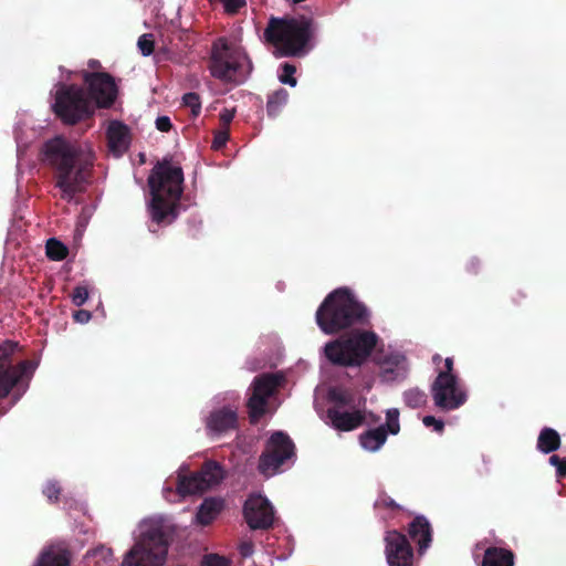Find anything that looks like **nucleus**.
Here are the masks:
<instances>
[{
  "mask_svg": "<svg viewBox=\"0 0 566 566\" xmlns=\"http://www.w3.org/2000/svg\"><path fill=\"white\" fill-rule=\"evenodd\" d=\"M43 160L52 168L61 198L71 201L90 181L93 157L81 145L56 136L45 142Z\"/></svg>",
  "mask_w": 566,
  "mask_h": 566,
  "instance_id": "obj_1",
  "label": "nucleus"
},
{
  "mask_svg": "<svg viewBox=\"0 0 566 566\" xmlns=\"http://www.w3.org/2000/svg\"><path fill=\"white\" fill-rule=\"evenodd\" d=\"M184 171L164 159L156 164L148 177L150 202L148 211L157 224H170L179 214L180 198L184 192Z\"/></svg>",
  "mask_w": 566,
  "mask_h": 566,
  "instance_id": "obj_2",
  "label": "nucleus"
},
{
  "mask_svg": "<svg viewBox=\"0 0 566 566\" xmlns=\"http://www.w3.org/2000/svg\"><path fill=\"white\" fill-rule=\"evenodd\" d=\"M316 324L327 335L370 324V311L348 287L331 292L316 311Z\"/></svg>",
  "mask_w": 566,
  "mask_h": 566,
  "instance_id": "obj_3",
  "label": "nucleus"
},
{
  "mask_svg": "<svg viewBox=\"0 0 566 566\" xmlns=\"http://www.w3.org/2000/svg\"><path fill=\"white\" fill-rule=\"evenodd\" d=\"M314 30L313 19L304 15L271 17L264 30V38L280 51L282 56H303Z\"/></svg>",
  "mask_w": 566,
  "mask_h": 566,
  "instance_id": "obj_4",
  "label": "nucleus"
},
{
  "mask_svg": "<svg viewBox=\"0 0 566 566\" xmlns=\"http://www.w3.org/2000/svg\"><path fill=\"white\" fill-rule=\"evenodd\" d=\"M379 336L365 327H355L325 344L324 354L335 366L359 367L371 355Z\"/></svg>",
  "mask_w": 566,
  "mask_h": 566,
  "instance_id": "obj_5",
  "label": "nucleus"
},
{
  "mask_svg": "<svg viewBox=\"0 0 566 566\" xmlns=\"http://www.w3.org/2000/svg\"><path fill=\"white\" fill-rule=\"evenodd\" d=\"M208 67L214 78L234 85L242 84L253 70L249 55L226 39L213 43Z\"/></svg>",
  "mask_w": 566,
  "mask_h": 566,
  "instance_id": "obj_6",
  "label": "nucleus"
},
{
  "mask_svg": "<svg viewBox=\"0 0 566 566\" xmlns=\"http://www.w3.org/2000/svg\"><path fill=\"white\" fill-rule=\"evenodd\" d=\"M18 344L14 342H4L0 345V399L9 396L14 389L10 407L13 406L25 391L28 384H23L32 376L35 365L31 360H21L13 364V354Z\"/></svg>",
  "mask_w": 566,
  "mask_h": 566,
  "instance_id": "obj_7",
  "label": "nucleus"
},
{
  "mask_svg": "<svg viewBox=\"0 0 566 566\" xmlns=\"http://www.w3.org/2000/svg\"><path fill=\"white\" fill-rule=\"evenodd\" d=\"M168 537L160 527L144 532L125 555L123 566H161L168 553Z\"/></svg>",
  "mask_w": 566,
  "mask_h": 566,
  "instance_id": "obj_8",
  "label": "nucleus"
},
{
  "mask_svg": "<svg viewBox=\"0 0 566 566\" xmlns=\"http://www.w3.org/2000/svg\"><path fill=\"white\" fill-rule=\"evenodd\" d=\"M53 111L63 123L74 125L91 117L95 107L83 87L61 84L55 93Z\"/></svg>",
  "mask_w": 566,
  "mask_h": 566,
  "instance_id": "obj_9",
  "label": "nucleus"
},
{
  "mask_svg": "<svg viewBox=\"0 0 566 566\" xmlns=\"http://www.w3.org/2000/svg\"><path fill=\"white\" fill-rule=\"evenodd\" d=\"M294 455L295 446L292 439L282 431L274 432L259 458L258 469L263 475H274Z\"/></svg>",
  "mask_w": 566,
  "mask_h": 566,
  "instance_id": "obj_10",
  "label": "nucleus"
},
{
  "mask_svg": "<svg viewBox=\"0 0 566 566\" xmlns=\"http://www.w3.org/2000/svg\"><path fill=\"white\" fill-rule=\"evenodd\" d=\"M224 479V471L217 461H206L200 471L178 478L177 490L182 496L201 494Z\"/></svg>",
  "mask_w": 566,
  "mask_h": 566,
  "instance_id": "obj_11",
  "label": "nucleus"
},
{
  "mask_svg": "<svg viewBox=\"0 0 566 566\" xmlns=\"http://www.w3.org/2000/svg\"><path fill=\"white\" fill-rule=\"evenodd\" d=\"M434 405L446 411L454 410L467 401V394L458 376L438 374L431 385Z\"/></svg>",
  "mask_w": 566,
  "mask_h": 566,
  "instance_id": "obj_12",
  "label": "nucleus"
},
{
  "mask_svg": "<svg viewBox=\"0 0 566 566\" xmlns=\"http://www.w3.org/2000/svg\"><path fill=\"white\" fill-rule=\"evenodd\" d=\"M82 77L87 85V96L95 108H109L114 104L117 97V86L109 73L83 71Z\"/></svg>",
  "mask_w": 566,
  "mask_h": 566,
  "instance_id": "obj_13",
  "label": "nucleus"
},
{
  "mask_svg": "<svg viewBox=\"0 0 566 566\" xmlns=\"http://www.w3.org/2000/svg\"><path fill=\"white\" fill-rule=\"evenodd\" d=\"M384 541L388 566H415L413 549L405 534L387 531Z\"/></svg>",
  "mask_w": 566,
  "mask_h": 566,
  "instance_id": "obj_14",
  "label": "nucleus"
},
{
  "mask_svg": "<svg viewBox=\"0 0 566 566\" xmlns=\"http://www.w3.org/2000/svg\"><path fill=\"white\" fill-rule=\"evenodd\" d=\"M243 516L251 530H269L273 526V507L269 500L260 494L250 495L245 500Z\"/></svg>",
  "mask_w": 566,
  "mask_h": 566,
  "instance_id": "obj_15",
  "label": "nucleus"
},
{
  "mask_svg": "<svg viewBox=\"0 0 566 566\" xmlns=\"http://www.w3.org/2000/svg\"><path fill=\"white\" fill-rule=\"evenodd\" d=\"M206 430L211 438H219L239 430L237 409L229 406L213 409L206 419Z\"/></svg>",
  "mask_w": 566,
  "mask_h": 566,
  "instance_id": "obj_16",
  "label": "nucleus"
},
{
  "mask_svg": "<svg viewBox=\"0 0 566 566\" xmlns=\"http://www.w3.org/2000/svg\"><path fill=\"white\" fill-rule=\"evenodd\" d=\"M326 413L332 426L339 431H352L360 427L366 418L361 408L352 409V411L328 408Z\"/></svg>",
  "mask_w": 566,
  "mask_h": 566,
  "instance_id": "obj_17",
  "label": "nucleus"
},
{
  "mask_svg": "<svg viewBox=\"0 0 566 566\" xmlns=\"http://www.w3.org/2000/svg\"><path fill=\"white\" fill-rule=\"evenodd\" d=\"M410 538L418 544L419 554H423L432 542V527L423 515L416 516L408 526Z\"/></svg>",
  "mask_w": 566,
  "mask_h": 566,
  "instance_id": "obj_18",
  "label": "nucleus"
},
{
  "mask_svg": "<svg viewBox=\"0 0 566 566\" xmlns=\"http://www.w3.org/2000/svg\"><path fill=\"white\" fill-rule=\"evenodd\" d=\"M107 142L109 149L116 154L122 155L128 149L129 146V129L128 127L117 120L111 122L107 128Z\"/></svg>",
  "mask_w": 566,
  "mask_h": 566,
  "instance_id": "obj_19",
  "label": "nucleus"
},
{
  "mask_svg": "<svg viewBox=\"0 0 566 566\" xmlns=\"http://www.w3.org/2000/svg\"><path fill=\"white\" fill-rule=\"evenodd\" d=\"M405 356L400 354H390L378 361L380 367L379 377L381 381L391 382L399 377H403L405 369L401 367Z\"/></svg>",
  "mask_w": 566,
  "mask_h": 566,
  "instance_id": "obj_20",
  "label": "nucleus"
},
{
  "mask_svg": "<svg viewBox=\"0 0 566 566\" xmlns=\"http://www.w3.org/2000/svg\"><path fill=\"white\" fill-rule=\"evenodd\" d=\"M328 398L334 403L331 408H338L339 410L344 408L357 409L366 405V398L359 397L356 402L354 392L348 389L333 388L328 392Z\"/></svg>",
  "mask_w": 566,
  "mask_h": 566,
  "instance_id": "obj_21",
  "label": "nucleus"
},
{
  "mask_svg": "<svg viewBox=\"0 0 566 566\" xmlns=\"http://www.w3.org/2000/svg\"><path fill=\"white\" fill-rule=\"evenodd\" d=\"M514 553L504 547L490 546L484 551L481 566H514Z\"/></svg>",
  "mask_w": 566,
  "mask_h": 566,
  "instance_id": "obj_22",
  "label": "nucleus"
},
{
  "mask_svg": "<svg viewBox=\"0 0 566 566\" xmlns=\"http://www.w3.org/2000/svg\"><path fill=\"white\" fill-rule=\"evenodd\" d=\"M285 378L280 373L262 374L254 378L253 390L270 398L274 391L283 385Z\"/></svg>",
  "mask_w": 566,
  "mask_h": 566,
  "instance_id": "obj_23",
  "label": "nucleus"
},
{
  "mask_svg": "<svg viewBox=\"0 0 566 566\" xmlns=\"http://www.w3.org/2000/svg\"><path fill=\"white\" fill-rule=\"evenodd\" d=\"M71 554L67 549L50 547L44 549L34 566H70Z\"/></svg>",
  "mask_w": 566,
  "mask_h": 566,
  "instance_id": "obj_24",
  "label": "nucleus"
},
{
  "mask_svg": "<svg viewBox=\"0 0 566 566\" xmlns=\"http://www.w3.org/2000/svg\"><path fill=\"white\" fill-rule=\"evenodd\" d=\"M222 509V500L216 497L206 499L198 509L197 522L203 526L209 525L217 518Z\"/></svg>",
  "mask_w": 566,
  "mask_h": 566,
  "instance_id": "obj_25",
  "label": "nucleus"
},
{
  "mask_svg": "<svg viewBox=\"0 0 566 566\" xmlns=\"http://www.w3.org/2000/svg\"><path fill=\"white\" fill-rule=\"evenodd\" d=\"M387 430L385 426L369 429L359 436L360 446L368 451L375 452L379 450L387 440Z\"/></svg>",
  "mask_w": 566,
  "mask_h": 566,
  "instance_id": "obj_26",
  "label": "nucleus"
},
{
  "mask_svg": "<svg viewBox=\"0 0 566 566\" xmlns=\"http://www.w3.org/2000/svg\"><path fill=\"white\" fill-rule=\"evenodd\" d=\"M560 436L555 429L545 427L541 430L536 444L538 451L548 454L557 451L560 448Z\"/></svg>",
  "mask_w": 566,
  "mask_h": 566,
  "instance_id": "obj_27",
  "label": "nucleus"
},
{
  "mask_svg": "<svg viewBox=\"0 0 566 566\" xmlns=\"http://www.w3.org/2000/svg\"><path fill=\"white\" fill-rule=\"evenodd\" d=\"M268 399L255 390L252 391L247 402L251 423H255L264 415Z\"/></svg>",
  "mask_w": 566,
  "mask_h": 566,
  "instance_id": "obj_28",
  "label": "nucleus"
},
{
  "mask_svg": "<svg viewBox=\"0 0 566 566\" xmlns=\"http://www.w3.org/2000/svg\"><path fill=\"white\" fill-rule=\"evenodd\" d=\"M289 99V93L284 88H280L269 95L266 102V113L270 117H275L280 114L282 107Z\"/></svg>",
  "mask_w": 566,
  "mask_h": 566,
  "instance_id": "obj_29",
  "label": "nucleus"
},
{
  "mask_svg": "<svg viewBox=\"0 0 566 566\" xmlns=\"http://www.w3.org/2000/svg\"><path fill=\"white\" fill-rule=\"evenodd\" d=\"M45 250L46 256L53 261H62L69 254L66 245L54 238H51L46 241Z\"/></svg>",
  "mask_w": 566,
  "mask_h": 566,
  "instance_id": "obj_30",
  "label": "nucleus"
},
{
  "mask_svg": "<svg viewBox=\"0 0 566 566\" xmlns=\"http://www.w3.org/2000/svg\"><path fill=\"white\" fill-rule=\"evenodd\" d=\"M403 401L411 409L421 408L427 403V395L423 390L411 388L403 392Z\"/></svg>",
  "mask_w": 566,
  "mask_h": 566,
  "instance_id": "obj_31",
  "label": "nucleus"
},
{
  "mask_svg": "<svg viewBox=\"0 0 566 566\" xmlns=\"http://www.w3.org/2000/svg\"><path fill=\"white\" fill-rule=\"evenodd\" d=\"M182 104L191 109V114L195 117H197L201 112L200 96L195 92L186 93L182 96Z\"/></svg>",
  "mask_w": 566,
  "mask_h": 566,
  "instance_id": "obj_32",
  "label": "nucleus"
},
{
  "mask_svg": "<svg viewBox=\"0 0 566 566\" xmlns=\"http://www.w3.org/2000/svg\"><path fill=\"white\" fill-rule=\"evenodd\" d=\"M386 418H387V422H386L385 428L387 430V434L388 433L397 434L400 430L399 410L395 409V408L387 410Z\"/></svg>",
  "mask_w": 566,
  "mask_h": 566,
  "instance_id": "obj_33",
  "label": "nucleus"
},
{
  "mask_svg": "<svg viewBox=\"0 0 566 566\" xmlns=\"http://www.w3.org/2000/svg\"><path fill=\"white\" fill-rule=\"evenodd\" d=\"M137 45L144 56H149L155 49L154 35L151 33L140 35Z\"/></svg>",
  "mask_w": 566,
  "mask_h": 566,
  "instance_id": "obj_34",
  "label": "nucleus"
},
{
  "mask_svg": "<svg viewBox=\"0 0 566 566\" xmlns=\"http://www.w3.org/2000/svg\"><path fill=\"white\" fill-rule=\"evenodd\" d=\"M282 72L279 76L280 81L283 84H287L290 86H295L297 81L294 77V73L296 72V67L293 64L290 63H283L281 65Z\"/></svg>",
  "mask_w": 566,
  "mask_h": 566,
  "instance_id": "obj_35",
  "label": "nucleus"
},
{
  "mask_svg": "<svg viewBox=\"0 0 566 566\" xmlns=\"http://www.w3.org/2000/svg\"><path fill=\"white\" fill-rule=\"evenodd\" d=\"M88 298V290L84 285H77L74 287L71 300L75 306H82Z\"/></svg>",
  "mask_w": 566,
  "mask_h": 566,
  "instance_id": "obj_36",
  "label": "nucleus"
},
{
  "mask_svg": "<svg viewBox=\"0 0 566 566\" xmlns=\"http://www.w3.org/2000/svg\"><path fill=\"white\" fill-rule=\"evenodd\" d=\"M210 2H220L223 4V9L229 14H235L239 10L245 6V0H209Z\"/></svg>",
  "mask_w": 566,
  "mask_h": 566,
  "instance_id": "obj_37",
  "label": "nucleus"
},
{
  "mask_svg": "<svg viewBox=\"0 0 566 566\" xmlns=\"http://www.w3.org/2000/svg\"><path fill=\"white\" fill-rule=\"evenodd\" d=\"M548 462L551 465L556 468V476L558 479L566 478V459L560 458L557 454H553L549 457Z\"/></svg>",
  "mask_w": 566,
  "mask_h": 566,
  "instance_id": "obj_38",
  "label": "nucleus"
},
{
  "mask_svg": "<svg viewBox=\"0 0 566 566\" xmlns=\"http://www.w3.org/2000/svg\"><path fill=\"white\" fill-rule=\"evenodd\" d=\"M61 486L57 482L50 481L46 483V485L43 489V494L48 497L51 502H57L61 494Z\"/></svg>",
  "mask_w": 566,
  "mask_h": 566,
  "instance_id": "obj_39",
  "label": "nucleus"
},
{
  "mask_svg": "<svg viewBox=\"0 0 566 566\" xmlns=\"http://www.w3.org/2000/svg\"><path fill=\"white\" fill-rule=\"evenodd\" d=\"M231 563L228 558L218 554H208L205 556L202 566H230Z\"/></svg>",
  "mask_w": 566,
  "mask_h": 566,
  "instance_id": "obj_40",
  "label": "nucleus"
},
{
  "mask_svg": "<svg viewBox=\"0 0 566 566\" xmlns=\"http://www.w3.org/2000/svg\"><path fill=\"white\" fill-rule=\"evenodd\" d=\"M422 422L426 427H433L437 432H442L444 429V422L436 419L433 416H424Z\"/></svg>",
  "mask_w": 566,
  "mask_h": 566,
  "instance_id": "obj_41",
  "label": "nucleus"
},
{
  "mask_svg": "<svg viewBox=\"0 0 566 566\" xmlns=\"http://www.w3.org/2000/svg\"><path fill=\"white\" fill-rule=\"evenodd\" d=\"M238 551L241 557L248 558L252 556V554L254 553V544L250 539L243 541L239 544Z\"/></svg>",
  "mask_w": 566,
  "mask_h": 566,
  "instance_id": "obj_42",
  "label": "nucleus"
},
{
  "mask_svg": "<svg viewBox=\"0 0 566 566\" xmlns=\"http://www.w3.org/2000/svg\"><path fill=\"white\" fill-rule=\"evenodd\" d=\"M235 115L234 109L223 108L219 114L220 123L223 127H228Z\"/></svg>",
  "mask_w": 566,
  "mask_h": 566,
  "instance_id": "obj_43",
  "label": "nucleus"
},
{
  "mask_svg": "<svg viewBox=\"0 0 566 566\" xmlns=\"http://www.w3.org/2000/svg\"><path fill=\"white\" fill-rule=\"evenodd\" d=\"M172 124L168 116H159L156 119V128L160 132L167 133L171 129Z\"/></svg>",
  "mask_w": 566,
  "mask_h": 566,
  "instance_id": "obj_44",
  "label": "nucleus"
},
{
  "mask_svg": "<svg viewBox=\"0 0 566 566\" xmlns=\"http://www.w3.org/2000/svg\"><path fill=\"white\" fill-rule=\"evenodd\" d=\"M228 139H229L228 130L219 132L213 138L212 147L216 149H219L226 145Z\"/></svg>",
  "mask_w": 566,
  "mask_h": 566,
  "instance_id": "obj_45",
  "label": "nucleus"
},
{
  "mask_svg": "<svg viewBox=\"0 0 566 566\" xmlns=\"http://www.w3.org/2000/svg\"><path fill=\"white\" fill-rule=\"evenodd\" d=\"M92 318V313L86 310H77L73 313V319L76 323L85 324Z\"/></svg>",
  "mask_w": 566,
  "mask_h": 566,
  "instance_id": "obj_46",
  "label": "nucleus"
},
{
  "mask_svg": "<svg viewBox=\"0 0 566 566\" xmlns=\"http://www.w3.org/2000/svg\"><path fill=\"white\" fill-rule=\"evenodd\" d=\"M465 270L470 274H478L481 270V261L478 258H471L465 263Z\"/></svg>",
  "mask_w": 566,
  "mask_h": 566,
  "instance_id": "obj_47",
  "label": "nucleus"
},
{
  "mask_svg": "<svg viewBox=\"0 0 566 566\" xmlns=\"http://www.w3.org/2000/svg\"><path fill=\"white\" fill-rule=\"evenodd\" d=\"M439 374H447L448 376H457L453 371V358L447 357L444 359V369L440 370Z\"/></svg>",
  "mask_w": 566,
  "mask_h": 566,
  "instance_id": "obj_48",
  "label": "nucleus"
},
{
  "mask_svg": "<svg viewBox=\"0 0 566 566\" xmlns=\"http://www.w3.org/2000/svg\"><path fill=\"white\" fill-rule=\"evenodd\" d=\"M380 503H381V505H384L387 509H391V510H400L401 509L399 504H397L390 496H387V495H385L380 500Z\"/></svg>",
  "mask_w": 566,
  "mask_h": 566,
  "instance_id": "obj_49",
  "label": "nucleus"
},
{
  "mask_svg": "<svg viewBox=\"0 0 566 566\" xmlns=\"http://www.w3.org/2000/svg\"><path fill=\"white\" fill-rule=\"evenodd\" d=\"M88 66H90L91 69H96V67H99V66H101V63H99V61H97V60H90V62H88Z\"/></svg>",
  "mask_w": 566,
  "mask_h": 566,
  "instance_id": "obj_50",
  "label": "nucleus"
},
{
  "mask_svg": "<svg viewBox=\"0 0 566 566\" xmlns=\"http://www.w3.org/2000/svg\"><path fill=\"white\" fill-rule=\"evenodd\" d=\"M432 359H433L434 363H438V361L441 360V356L437 354V355L433 356Z\"/></svg>",
  "mask_w": 566,
  "mask_h": 566,
  "instance_id": "obj_51",
  "label": "nucleus"
},
{
  "mask_svg": "<svg viewBox=\"0 0 566 566\" xmlns=\"http://www.w3.org/2000/svg\"><path fill=\"white\" fill-rule=\"evenodd\" d=\"M7 410H8V409H3V408H1V409H0V415H1V416H2V415H4V413L7 412Z\"/></svg>",
  "mask_w": 566,
  "mask_h": 566,
  "instance_id": "obj_52",
  "label": "nucleus"
},
{
  "mask_svg": "<svg viewBox=\"0 0 566 566\" xmlns=\"http://www.w3.org/2000/svg\"><path fill=\"white\" fill-rule=\"evenodd\" d=\"M517 295H518L520 297H522V298H524V297H525V294H523L522 292H517Z\"/></svg>",
  "mask_w": 566,
  "mask_h": 566,
  "instance_id": "obj_53",
  "label": "nucleus"
},
{
  "mask_svg": "<svg viewBox=\"0 0 566 566\" xmlns=\"http://www.w3.org/2000/svg\"><path fill=\"white\" fill-rule=\"evenodd\" d=\"M379 417H374L373 420L374 421H378Z\"/></svg>",
  "mask_w": 566,
  "mask_h": 566,
  "instance_id": "obj_54",
  "label": "nucleus"
}]
</instances>
